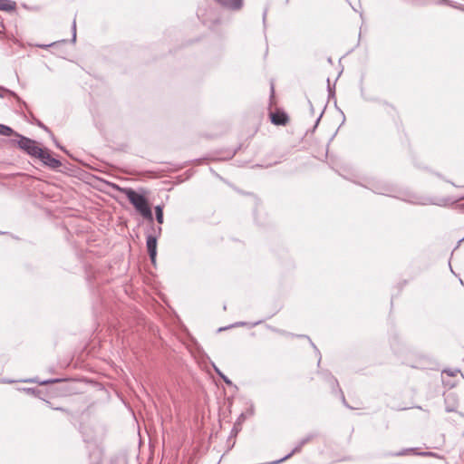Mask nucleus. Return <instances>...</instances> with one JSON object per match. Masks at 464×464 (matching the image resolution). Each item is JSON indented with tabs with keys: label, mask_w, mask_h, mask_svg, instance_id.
I'll list each match as a JSON object with an SVG mask.
<instances>
[{
	"label": "nucleus",
	"mask_w": 464,
	"mask_h": 464,
	"mask_svg": "<svg viewBox=\"0 0 464 464\" xmlns=\"http://www.w3.org/2000/svg\"><path fill=\"white\" fill-rule=\"evenodd\" d=\"M125 195L136 210L139 211L144 218L152 223L154 218L147 198L131 188L126 189Z\"/></svg>",
	"instance_id": "obj_1"
},
{
	"label": "nucleus",
	"mask_w": 464,
	"mask_h": 464,
	"mask_svg": "<svg viewBox=\"0 0 464 464\" xmlns=\"http://www.w3.org/2000/svg\"><path fill=\"white\" fill-rule=\"evenodd\" d=\"M14 136L17 138L16 140H14L24 152L28 155L36 158L38 153L42 151V148L37 145V142L30 138L24 137L19 133H14Z\"/></svg>",
	"instance_id": "obj_2"
},
{
	"label": "nucleus",
	"mask_w": 464,
	"mask_h": 464,
	"mask_svg": "<svg viewBox=\"0 0 464 464\" xmlns=\"http://www.w3.org/2000/svg\"><path fill=\"white\" fill-rule=\"evenodd\" d=\"M36 158L39 159L44 165L52 169H57L62 166V162L59 160L53 158L47 150L42 149V151L38 153Z\"/></svg>",
	"instance_id": "obj_3"
},
{
	"label": "nucleus",
	"mask_w": 464,
	"mask_h": 464,
	"mask_svg": "<svg viewBox=\"0 0 464 464\" xmlns=\"http://www.w3.org/2000/svg\"><path fill=\"white\" fill-rule=\"evenodd\" d=\"M155 234H148L146 237V246L148 249V253L152 264L156 262L157 256V234L156 230L153 228Z\"/></svg>",
	"instance_id": "obj_4"
},
{
	"label": "nucleus",
	"mask_w": 464,
	"mask_h": 464,
	"mask_svg": "<svg viewBox=\"0 0 464 464\" xmlns=\"http://www.w3.org/2000/svg\"><path fill=\"white\" fill-rule=\"evenodd\" d=\"M270 120L271 122L276 126H285L289 122L287 113L282 110H276L275 112H271Z\"/></svg>",
	"instance_id": "obj_5"
},
{
	"label": "nucleus",
	"mask_w": 464,
	"mask_h": 464,
	"mask_svg": "<svg viewBox=\"0 0 464 464\" xmlns=\"http://www.w3.org/2000/svg\"><path fill=\"white\" fill-rule=\"evenodd\" d=\"M314 438V435L310 434V435H307L305 438L302 439L297 444L296 446L292 450V451L290 453H288L286 456H285L284 458L278 459V460H276V461H273L272 463L270 464H278V463H281L283 462L284 460L289 459L290 457H292L294 454L295 453H298L302 450V448L306 444L308 443L310 440H312Z\"/></svg>",
	"instance_id": "obj_6"
},
{
	"label": "nucleus",
	"mask_w": 464,
	"mask_h": 464,
	"mask_svg": "<svg viewBox=\"0 0 464 464\" xmlns=\"http://www.w3.org/2000/svg\"><path fill=\"white\" fill-rule=\"evenodd\" d=\"M221 6L232 10L237 11L243 7V0H215Z\"/></svg>",
	"instance_id": "obj_7"
},
{
	"label": "nucleus",
	"mask_w": 464,
	"mask_h": 464,
	"mask_svg": "<svg viewBox=\"0 0 464 464\" xmlns=\"http://www.w3.org/2000/svg\"><path fill=\"white\" fill-rule=\"evenodd\" d=\"M15 9V3L10 0H0V10L13 11Z\"/></svg>",
	"instance_id": "obj_8"
},
{
	"label": "nucleus",
	"mask_w": 464,
	"mask_h": 464,
	"mask_svg": "<svg viewBox=\"0 0 464 464\" xmlns=\"http://www.w3.org/2000/svg\"><path fill=\"white\" fill-rule=\"evenodd\" d=\"M24 382L39 383L40 385H46L49 383L58 382H60V379H52V380H45V381H39L37 379H28V380H25Z\"/></svg>",
	"instance_id": "obj_9"
},
{
	"label": "nucleus",
	"mask_w": 464,
	"mask_h": 464,
	"mask_svg": "<svg viewBox=\"0 0 464 464\" xmlns=\"http://www.w3.org/2000/svg\"><path fill=\"white\" fill-rule=\"evenodd\" d=\"M14 131L12 128H10L9 126H6V125H4V124H0V135H3V136H11V135H14Z\"/></svg>",
	"instance_id": "obj_10"
},
{
	"label": "nucleus",
	"mask_w": 464,
	"mask_h": 464,
	"mask_svg": "<svg viewBox=\"0 0 464 464\" xmlns=\"http://www.w3.org/2000/svg\"><path fill=\"white\" fill-rule=\"evenodd\" d=\"M156 220L159 224L163 223V208L161 206L155 207Z\"/></svg>",
	"instance_id": "obj_11"
},
{
	"label": "nucleus",
	"mask_w": 464,
	"mask_h": 464,
	"mask_svg": "<svg viewBox=\"0 0 464 464\" xmlns=\"http://www.w3.org/2000/svg\"><path fill=\"white\" fill-rule=\"evenodd\" d=\"M217 373L220 376V378L228 385L232 384V382L224 374L222 373L218 369H216Z\"/></svg>",
	"instance_id": "obj_12"
},
{
	"label": "nucleus",
	"mask_w": 464,
	"mask_h": 464,
	"mask_svg": "<svg viewBox=\"0 0 464 464\" xmlns=\"http://www.w3.org/2000/svg\"><path fill=\"white\" fill-rule=\"evenodd\" d=\"M76 38V22L75 20H73L72 22V39L73 41L75 40Z\"/></svg>",
	"instance_id": "obj_13"
},
{
	"label": "nucleus",
	"mask_w": 464,
	"mask_h": 464,
	"mask_svg": "<svg viewBox=\"0 0 464 464\" xmlns=\"http://www.w3.org/2000/svg\"><path fill=\"white\" fill-rule=\"evenodd\" d=\"M444 372H447V373H448V375H450V376H455V375H456V372H457L458 371L453 372V371H450V370H449V371H444Z\"/></svg>",
	"instance_id": "obj_14"
},
{
	"label": "nucleus",
	"mask_w": 464,
	"mask_h": 464,
	"mask_svg": "<svg viewBox=\"0 0 464 464\" xmlns=\"http://www.w3.org/2000/svg\"><path fill=\"white\" fill-rule=\"evenodd\" d=\"M410 450H403V451H401V452L397 453L396 455H397V456H401V455H404L407 451H410Z\"/></svg>",
	"instance_id": "obj_15"
},
{
	"label": "nucleus",
	"mask_w": 464,
	"mask_h": 464,
	"mask_svg": "<svg viewBox=\"0 0 464 464\" xmlns=\"http://www.w3.org/2000/svg\"><path fill=\"white\" fill-rule=\"evenodd\" d=\"M52 44H44V45H39V47L41 48H47L49 46H51Z\"/></svg>",
	"instance_id": "obj_16"
},
{
	"label": "nucleus",
	"mask_w": 464,
	"mask_h": 464,
	"mask_svg": "<svg viewBox=\"0 0 464 464\" xmlns=\"http://www.w3.org/2000/svg\"><path fill=\"white\" fill-rule=\"evenodd\" d=\"M321 117H322V114L317 118V120L315 121V126L314 127H316L317 124L319 123V121H320Z\"/></svg>",
	"instance_id": "obj_17"
},
{
	"label": "nucleus",
	"mask_w": 464,
	"mask_h": 464,
	"mask_svg": "<svg viewBox=\"0 0 464 464\" xmlns=\"http://www.w3.org/2000/svg\"><path fill=\"white\" fill-rule=\"evenodd\" d=\"M446 410H447V411H454L453 408H450L449 406L446 407Z\"/></svg>",
	"instance_id": "obj_18"
},
{
	"label": "nucleus",
	"mask_w": 464,
	"mask_h": 464,
	"mask_svg": "<svg viewBox=\"0 0 464 464\" xmlns=\"http://www.w3.org/2000/svg\"><path fill=\"white\" fill-rule=\"evenodd\" d=\"M459 208L461 210H463V211H464V203H463V204L459 205Z\"/></svg>",
	"instance_id": "obj_19"
},
{
	"label": "nucleus",
	"mask_w": 464,
	"mask_h": 464,
	"mask_svg": "<svg viewBox=\"0 0 464 464\" xmlns=\"http://www.w3.org/2000/svg\"><path fill=\"white\" fill-rule=\"evenodd\" d=\"M157 233H158V235H160L161 233V227H158Z\"/></svg>",
	"instance_id": "obj_20"
},
{
	"label": "nucleus",
	"mask_w": 464,
	"mask_h": 464,
	"mask_svg": "<svg viewBox=\"0 0 464 464\" xmlns=\"http://www.w3.org/2000/svg\"><path fill=\"white\" fill-rule=\"evenodd\" d=\"M273 95H274V86L272 85L271 86V96H273Z\"/></svg>",
	"instance_id": "obj_21"
},
{
	"label": "nucleus",
	"mask_w": 464,
	"mask_h": 464,
	"mask_svg": "<svg viewBox=\"0 0 464 464\" xmlns=\"http://www.w3.org/2000/svg\"><path fill=\"white\" fill-rule=\"evenodd\" d=\"M421 455H430L431 453L430 452H422L420 453Z\"/></svg>",
	"instance_id": "obj_22"
},
{
	"label": "nucleus",
	"mask_w": 464,
	"mask_h": 464,
	"mask_svg": "<svg viewBox=\"0 0 464 464\" xmlns=\"http://www.w3.org/2000/svg\"><path fill=\"white\" fill-rule=\"evenodd\" d=\"M40 126H41L43 129H44L45 130H48V129H47V127H45V126H44V125H43V124H40Z\"/></svg>",
	"instance_id": "obj_23"
},
{
	"label": "nucleus",
	"mask_w": 464,
	"mask_h": 464,
	"mask_svg": "<svg viewBox=\"0 0 464 464\" xmlns=\"http://www.w3.org/2000/svg\"><path fill=\"white\" fill-rule=\"evenodd\" d=\"M54 409L57 410V411H64L63 408H60V407H56Z\"/></svg>",
	"instance_id": "obj_24"
},
{
	"label": "nucleus",
	"mask_w": 464,
	"mask_h": 464,
	"mask_svg": "<svg viewBox=\"0 0 464 464\" xmlns=\"http://www.w3.org/2000/svg\"><path fill=\"white\" fill-rule=\"evenodd\" d=\"M343 401L344 404H346V401H345V398H344L343 395Z\"/></svg>",
	"instance_id": "obj_25"
},
{
	"label": "nucleus",
	"mask_w": 464,
	"mask_h": 464,
	"mask_svg": "<svg viewBox=\"0 0 464 464\" xmlns=\"http://www.w3.org/2000/svg\"><path fill=\"white\" fill-rule=\"evenodd\" d=\"M0 97L3 98L4 97V94L0 92Z\"/></svg>",
	"instance_id": "obj_26"
}]
</instances>
